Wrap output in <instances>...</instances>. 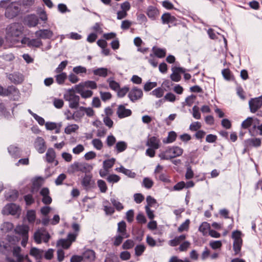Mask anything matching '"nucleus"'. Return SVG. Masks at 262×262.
I'll return each mask as SVG.
<instances>
[{"label":"nucleus","mask_w":262,"mask_h":262,"mask_svg":"<svg viewBox=\"0 0 262 262\" xmlns=\"http://www.w3.org/2000/svg\"><path fill=\"white\" fill-rule=\"evenodd\" d=\"M92 168V166L88 163L75 162L70 166V170L72 173L78 171L86 173L90 171Z\"/></svg>","instance_id":"20e7f679"},{"label":"nucleus","mask_w":262,"mask_h":262,"mask_svg":"<svg viewBox=\"0 0 262 262\" xmlns=\"http://www.w3.org/2000/svg\"><path fill=\"white\" fill-rule=\"evenodd\" d=\"M190 243L187 241H183L179 246L178 248L180 252L186 251L190 246Z\"/></svg>","instance_id":"3c124183"},{"label":"nucleus","mask_w":262,"mask_h":262,"mask_svg":"<svg viewBox=\"0 0 262 262\" xmlns=\"http://www.w3.org/2000/svg\"><path fill=\"white\" fill-rule=\"evenodd\" d=\"M172 74L170 75V78L172 81L179 82L181 79V73H184L185 69L181 67H174L172 68Z\"/></svg>","instance_id":"9b49d317"},{"label":"nucleus","mask_w":262,"mask_h":262,"mask_svg":"<svg viewBox=\"0 0 262 262\" xmlns=\"http://www.w3.org/2000/svg\"><path fill=\"white\" fill-rule=\"evenodd\" d=\"M186 238L185 234L176 236L173 239L168 241V245L171 247H176L180 245Z\"/></svg>","instance_id":"5701e85b"},{"label":"nucleus","mask_w":262,"mask_h":262,"mask_svg":"<svg viewBox=\"0 0 262 262\" xmlns=\"http://www.w3.org/2000/svg\"><path fill=\"white\" fill-rule=\"evenodd\" d=\"M132 114V111L126 108L124 105H119L117 108V114L119 118H124L130 116Z\"/></svg>","instance_id":"dca6fc26"},{"label":"nucleus","mask_w":262,"mask_h":262,"mask_svg":"<svg viewBox=\"0 0 262 262\" xmlns=\"http://www.w3.org/2000/svg\"><path fill=\"white\" fill-rule=\"evenodd\" d=\"M43 251L33 247L30 249V254L35 258L36 259H40L42 257Z\"/></svg>","instance_id":"bb28decb"},{"label":"nucleus","mask_w":262,"mask_h":262,"mask_svg":"<svg viewBox=\"0 0 262 262\" xmlns=\"http://www.w3.org/2000/svg\"><path fill=\"white\" fill-rule=\"evenodd\" d=\"M42 46V42L38 39H30L28 43L29 47L39 48Z\"/></svg>","instance_id":"ea45409f"},{"label":"nucleus","mask_w":262,"mask_h":262,"mask_svg":"<svg viewBox=\"0 0 262 262\" xmlns=\"http://www.w3.org/2000/svg\"><path fill=\"white\" fill-rule=\"evenodd\" d=\"M143 92L141 89L134 86L129 92L128 97L133 102L140 99L143 97Z\"/></svg>","instance_id":"6e6552de"},{"label":"nucleus","mask_w":262,"mask_h":262,"mask_svg":"<svg viewBox=\"0 0 262 262\" xmlns=\"http://www.w3.org/2000/svg\"><path fill=\"white\" fill-rule=\"evenodd\" d=\"M202 127V124L199 122H193L189 126V129L192 132H197Z\"/></svg>","instance_id":"13d9d810"},{"label":"nucleus","mask_w":262,"mask_h":262,"mask_svg":"<svg viewBox=\"0 0 262 262\" xmlns=\"http://www.w3.org/2000/svg\"><path fill=\"white\" fill-rule=\"evenodd\" d=\"M249 105L250 112L252 113H256L262 106V95L250 99Z\"/></svg>","instance_id":"423d86ee"},{"label":"nucleus","mask_w":262,"mask_h":262,"mask_svg":"<svg viewBox=\"0 0 262 262\" xmlns=\"http://www.w3.org/2000/svg\"><path fill=\"white\" fill-rule=\"evenodd\" d=\"M164 93V90L162 88L159 87L153 90L151 94L157 98L162 97Z\"/></svg>","instance_id":"5fc2aeb1"},{"label":"nucleus","mask_w":262,"mask_h":262,"mask_svg":"<svg viewBox=\"0 0 262 262\" xmlns=\"http://www.w3.org/2000/svg\"><path fill=\"white\" fill-rule=\"evenodd\" d=\"M27 219L29 223H33L36 219V213L34 210H29L27 212Z\"/></svg>","instance_id":"e433bc0d"},{"label":"nucleus","mask_w":262,"mask_h":262,"mask_svg":"<svg viewBox=\"0 0 262 262\" xmlns=\"http://www.w3.org/2000/svg\"><path fill=\"white\" fill-rule=\"evenodd\" d=\"M19 209V206L14 203L8 204L5 207V210L12 215L16 214Z\"/></svg>","instance_id":"b1692460"},{"label":"nucleus","mask_w":262,"mask_h":262,"mask_svg":"<svg viewBox=\"0 0 262 262\" xmlns=\"http://www.w3.org/2000/svg\"><path fill=\"white\" fill-rule=\"evenodd\" d=\"M0 58L6 61H12L15 59V56L14 54L11 53H4L0 56Z\"/></svg>","instance_id":"4d7b16f0"},{"label":"nucleus","mask_w":262,"mask_h":262,"mask_svg":"<svg viewBox=\"0 0 262 262\" xmlns=\"http://www.w3.org/2000/svg\"><path fill=\"white\" fill-rule=\"evenodd\" d=\"M183 153V149L178 146H173L168 147L166 149L159 154L161 160H170L181 156Z\"/></svg>","instance_id":"f03ea898"},{"label":"nucleus","mask_w":262,"mask_h":262,"mask_svg":"<svg viewBox=\"0 0 262 262\" xmlns=\"http://www.w3.org/2000/svg\"><path fill=\"white\" fill-rule=\"evenodd\" d=\"M9 154L14 158H18L19 157V150L18 147L11 145L8 148Z\"/></svg>","instance_id":"c9c22d12"},{"label":"nucleus","mask_w":262,"mask_h":262,"mask_svg":"<svg viewBox=\"0 0 262 262\" xmlns=\"http://www.w3.org/2000/svg\"><path fill=\"white\" fill-rule=\"evenodd\" d=\"M157 83L156 82H147L144 85V90L146 92H148L156 87Z\"/></svg>","instance_id":"69168bd1"},{"label":"nucleus","mask_w":262,"mask_h":262,"mask_svg":"<svg viewBox=\"0 0 262 262\" xmlns=\"http://www.w3.org/2000/svg\"><path fill=\"white\" fill-rule=\"evenodd\" d=\"M97 184L101 192L105 193L107 189V187L106 186L105 182L103 180H98Z\"/></svg>","instance_id":"052dcab7"},{"label":"nucleus","mask_w":262,"mask_h":262,"mask_svg":"<svg viewBox=\"0 0 262 262\" xmlns=\"http://www.w3.org/2000/svg\"><path fill=\"white\" fill-rule=\"evenodd\" d=\"M20 10V9L17 4L15 2H11L7 7L5 15L9 19H12L18 15Z\"/></svg>","instance_id":"39448f33"},{"label":"nucleus","mask_w":262,"mask_h":262,"mask_svg":"<svg viewBox=\"0 0 262 262\" xmlns=\"http://www.w3.org/2000/svg\"><path fill=\"white\" fill-rule=\"evenodd\" d=\"M110 200L113 206L118 211H120L124 208L122 204L115 199L111 198Z\"/></svg>","instance_id":"a19ab883"},{"label":"nucleus","mask_w":262,"mask_h":262,"mask_svg":"<svg viewBox=\"0 0 262 262\" xmlns=\"http://www.w3.org/2000/svg\"><path fill=\"white\" fill-rule=\"evenodd\" d=\"M261 144V141L259 138H251L244 141V146L246 148L251 147H259Z\"/></svg>","instance_id":"6ab92c4d"},{"label":"nucleus","mask_w":262,"mask_h":262,"mask_svg":"<svg viewBox=\"0 0 262 262\" xmlns=\"http://www.w3.org/2000/svg\"><path fill=\"white\" fill-rule=\"evenodd\" d=\"M154 55L158 58H163L166 56V50L165 49L156 48L154 47L152 49Z\"/></svg>","instance_id":"7c9ffc66"},{"label":"nucleus","mask_w":262,"mask_h":262,"mask_svg":"<svg viewBox=\"0 0 262 262\" xmlns=\"http://www.w3.org/2000/svg\"><path fill=\"white\" fill-rule=\"evenodd\" d=\"M81 110H83L84 114L85 113L86 116L89 117H93L95 115V112L91 107L81 106Z\"/></svg>","instance_id":"e2e57ef3"},{"label":"nucleus","mask_w":262,"mask_h":262,"mask_svg":"<svg viewBox=\"0 0 262 262\" xmlns=\"http://www.w3.org/2000/svg\"><path fill=\"white\" fill-rule=\"evenodd\" d=\"M21 248L19 247H16L13 248V254L17 258V261H21L24 259V256L20 254Z\"/></svg>","instance_id":"4c0bfd02"},{"label":"nucleus","mask_w":262,"mask_h":262,"mask_svg":"<svg viewBox=\"0 0 262 262\" xmlns=\"http://www.w3.org/2000/svg\"><path fill=\"white\" fill-rule=\"evenodd\" d=\"M120 179V178L117 174H112L109 175L107 178V181L110 183H117L118 182Z\"/></svg>","instance_id":"338daca9"},{"label":"nucleus","mask_w":262,"mask_h":262,"mask_svg":"<svg viewBox=\"0 0 262 262\" xmlns=\"http://www.w3.org/2000/svg\"><path fill=\"white\" fill-rule=\"evenodd\" d=\"M66 100L69 102V107L71 108H76L79 106L80 98L73 93H70L65 96Z\"/></svg>","instance_id":"9d476101"},{"label":"nucleus","mask_w":262,"mask_h":262,"mask_svg":"<svg viewBox=\"0 0 262 262\" xmlns=\"http://www.w3.org/2000/svg\"><path fill=\"white\" fill-rule=\"evenodd\" d=\"M15 232L22 236L28 235L29 227L27 225H18L15 229Z\"/></svg>","instance_id":"393cba45"},{"label":"nucleus","mask_w":262,"mask_h":262,"mask_svg":"<svg viewBox=\"0 0 262 262\" xmlns=\"http://www.w3.org/2000/svg\"><path fill=\"white\" fill-rule=\"evenodd\" d=\"M159 13V10L156 7L152 6L148 7L146 14L150 18L155 19Z\"/></svg>","instance_id":"a878e982"},{"label":"nucleus","mask_w":262,"mask_h":262,"mask_svg":"<svg viewBox=\"0 0 262 262\" xmlns=\"http://www.w3.org/2000/svg\"><path fill=\"white\" fill-rule=\"evenodd\" d=\"M210 228V225L207 222H203L199 227V230L205 235L207 233L208 230Z\"/></svg>","instance_id":"49530a36"},{"label":"nucleus","mask_w":262,"mask_h":262,"mask_svg":"<svg viewBox=\"0 0 262 262\" xmlns=\"http://www.w3.org/2000/svg\"><path fill=\"white\" fill-rule=\"evenodd\" d=\"M24 200L26 202V204L28 206H30L31 204H33L35 202V200L32 194H28L25 195L24 196Z\"/></svg>","instance_id":"680f3d73"},{"label":"nucleus","mask_w":262,"mask_h":262,"mask_svg":"<svg viewBox=\"0 0 262 262\" xmlns=\"http://www.w3.org/2000/svg\"><path fill=\"white\" fill-rule=\"evenodd\" d=\"M84 115L83 110H81V106L79 107V110L75 111L72 115V118H74V120L77 121L78 119H81Z\"/></svg>","instance_id":"8fccbe9b"},{"label":"nucleus","mask_w":262,"mask_h":262,"mask_svg":"<svg viewBox=\"0 0 262 262\" xmlns=\"http://www.w3.org/2000/svg\"><path fill=\"white\" fill-rule=\"evenodd\" d=\"M125 238L124 235L118 234L114 237L113 245L115 246H119L123 242V239Z\"/></svg>","instance_id":"864d4df0"},{"label":"nucleus","mask_w":262,"mask_h":262,"mask_svg":"<svg viewBox=\"0 0 262 262\" xmlns=\"http://www.w3.org/2000/svg\"><path fill=\"white\" fill-rule=\"evenodd\" d=\"M18 196V192L17 190H11L5 194V198L9 201H14Z\"/></svg>","instance_id":"c85d7f7f"},{"label":"nucleus","mask_w":262,"mask_h":262,"mask_svg":"<svg viewBox=\"0 0 262 262\" xmlns=\"http://www.w3.org/2000/svg\"><path fill=\"white\" fill-rule=\"evenodd\" d=\"M259 120L255 117H249L241 124L243 129H249V132L251 136L255 135L256 125L259 124Z\"/></svg>","instance_id":"7ed1b4c3"},{"label":"nucleus","mask_w":262,"mask_h":262,"mask_svg":"<svg viewBox=\"0 0 262 262\" xmlns=\"http://www.w3.org/2000/svg\"><path fill=\"white\" fill-rule=\"evenodd\" d=\"M127 147V144L124 141H119L116 143L115 148L117 152H121L124 151Z\"/></svg>","instance_id":"72a5a7b5"},{"label":"nucleus","mask_w":262,"mask_h":262,"mask_svg":"<svg viewBox=\"0 0 262 262\" xmlns=\"http://www.w3.org/2000/svg\"><path fill=\"white\" fill-rule=\"evenodd\" d=\"M161 20L163 24H173L176 25V18L167 12L164 13L161 16Z\"/></svg>","instance_id":"aec40b11"},{"label":"nucleus","mask_w":262,"mask_h":262,"mask_svg":"<svg viewBox=\"0 0 262 262\" xmlns=\"http://www.w3.org/2000/svg\"><path fill=\"white\" fill-rule=\"evenodd\" d=\"M25 23L29 27L36 26L39 22V19L35 14H29L25 18Z\"/></svg>","instance_id":"4468645a"},{"label":"nucleus","mask_w":262,"mask_h":262,"mask_svg":"<svg viewBox=\"0 0 262 262\" xmlns=\"http://www.w3.org/2000/svg\"><path fill=\"white\" fill-rule=\"evenodd\" d=\"M145 59L148 60V62L154 68H156L158 66V61L157 59L152 54H150L149 56L145 57Z\"/></svg>","instance_id":"a18cd8bd"},{"label":"nucleus","mask_w":262,"mask_h":262,"mask_svg":"<svg viewBox=\"0 0 262 262\" xmlns=\"http://www.w3.org/2000/svg\"><path fill=\"white\" fill-rule=\"evenodd\" d=\"M24 29L21 23H14L10 24L6 28V38L11 42H19V37L23 34Z\"/></svg>","instance_id":"f257e3e1"},{"label":"nucleus","mask_w":262,"mask_h":262,"mask_svg":"<svg viewBox=\"0 0 262 262\" xmlns=\"http://www.w3.org/2000/svg\"><path fill=\"white\" fill-rule=\"evenodd\" d=\"M117 233L118 234L124 235L125 238L129 237V234L127 232L126 224L124 221H122L118 223Z\"/></svg>","instance_id":"4be33fe9"},{"label":"nucleus","mask_w":262,"mask_h":262,"mask_svg":"<svg viewBox=\"0 0 262 262\" xmlns=\"http://www.w3.org/2000/svg\"><path fill=\"white\" fill-rule=\"evenodd\" d=\"M177 137L176 133L174 131H170L168 133L167 138L163 139V142L164 144L171 143L176 141Z\"/></svg>","instance_id":"cd10ccee"},{"label":"nucleus","mask_w":262,"mask_h":262,"mask_svg":"<svg viewBox=\"0 0 262 262\" xmlns=\"http://www.w3.org/2000/svg\"><path fill=\"white\" fill-rule=\"evenodd\" d=\"M192 116L196 119H200L201 117V115L200 112L199 107L196 105H194L192 107Z\"/></svg>","instance_id":"774afa93"},{"label":"nucleus","mask_w":262,"mask_h":262,"mask_svg":"<svg viewBox=\"0 0 262 262\" xmlns=\"http://www.w3.org/2000/svg\"><path fill=\"white\" fill-rule=\"evenodd\" d=\"M56 82L59 84H62L64 83L66 79L67 78V75L66 73L61 72L55 76Z\"/></svg>","instance_id":"473e14b6"},{"label":"nucleus","mask_w":262,"mask_h":262,"mask_svg":"<svg viewBox=\"0 0 262 262\" xmlns=\"http://www.w3.org/2000/svg\"><path fill=\"white\" fill-rule=\"evenodd\" d=\"M146 145L149 147L158 149L160 147L161 141L158 137L152 136L147 139Z\"/></svg>","instance_id":"f3484780"},{"label":"nucleus","mask_w":262,"mask_h":262,"mask_svg":"<svg viewBox=\"0 0 262 262\" xmlns=\"http://www.w3.org/2000/svg\"><path fill=\"white\" fill-rule=\"evenodd\" d=\"M7 77L11 83L16 85L21 84L24 80L23 75L18 72H15L13 73L8 74Z\"/></svg>","instance_id":"1a4fd4ad"},{"label":"nucleus","mask_w":262,"mask_h":262,"mask_svg":"<svg viewBox=\"0 0 262 262\" xmlns=\"http://www.w3.org/2000/svg\"><path fill=\"white\" fill-rule=\"evenodd\" d=\"M94 75L102 77H106L108 75V70L104 68H100L93 70Z\"/></svg>","instance_id":"c756f323"},{"label":"nucleus","mask_w":262,"mask_h":262,"mask_svg":"<svg viewBox=\"0 0 262 262\" xmlns=\"http://www.w3.org/2000/svg\"><path fill=\"white\" fill-rule=\"evenodd\" d=\"M242 242L243 241H234L233 248L235 255L239 253L242 246Z\"/></svg>","instance_id":"37998d69"},{"label":"nucleus","mask_w":262,"mask_h":262,"mask_svg":"<svg viewBox=\"0 0 262 262\" xmlns=\"http://www.w3.org/2000/svg\"><path fill=\"white\" fill-rule=\"evenodd\" d=\"M115 159L112 158L111 159L106 160L103 161V168L106 170H108L112 168L115 163Z\"/></svg>","instance_id":"de8ad7c7"},{"label":"nucleus","mask_w":262,"mask_h":262,"mask_svg":"<svg viewBox=\"0 0 262 262\" xmlns=\"http://www.w3.org/2000/svg\"><path fill=\"white\" fill-rule=\"evenodd\" d=\"M107 82L109 84L110 88L115 91H117L120 88V84L118 82L113 80V78H108Z\"/></svg>","instance_id":"58836bf2"},{"label":"nucleus","mask_w":262,"mask_h":262,"mask_svg":"<svg viewBox=\"0 0 262 262\" xmlns=\"http://www.w3.org/2000/svg\"><path fill=\"white\" fill-rule=\"evenodd\" d=\"M35 35L40 39H50L53 36V32L49 29H40L35 32Z\"/></svg>","instance_id":"ddd939ff"},{"label":"nucleus","mask_w":262,"mask_h":262,"mask_svg":"<svg viewBox=\"0 0 262 262\" xmlns=\"http://www.w3.org/2000/svg\"><path fill=\"white\" fill-rule=\"evenodd\" d=\"M19 94V91L18 89L14 85H10L6 88V96L11 95L18 96Z\"/></svg>","instance_id":"2f4dec72"},{"label":"nucleus","mask_w":262,"mask_h":262,"mask_svg":"<svg viewBox=\"0 0 262 262\" xmlns=\"http://www.w3.org/2000/svg\"><path fill=\"white\" fill-rule=\"evenodd\" d=\"M145 249L146 247L144 245L140 244L137 245L135 248V255L137 256H141L145 250Z\"/></svg>","instance_id":"79ce46f5"},{"label":"nucleus","mask_w":262,"mask_h":262,"mask_svg":"<svg viewBox=\"0 0 262 262\" xmlns=\"http://www.w3.org/2000/svg\"><path fill=\"white\" fill-rule=\"evenodd\" d=\"M190 221L187 219L184 223H183L178 228V231L179 232H182L184 231L188 230L189 226Z\"/></svg>","instance_id":"09e8293b"},{"label":"nucleus","mask_w":262,"mask_h":262,"mask_svg":"<svg viewBox=\"0 0 262 262\" xmlns=\"http://www.w3.org/2000/svg\"><path fill=\"white\" fill-rule=\"evenodd\" d=\"M34 147L40 153H43L47 148L46 142L42 137H38L34 142Z\"/></svg>","instance_id":"f8f14e48"},{"label":"nucleus","mask_w":262,"mask_h":262,"mask_svg":"<svg viewBox=\"0 0 262 262\" xmlns=\"http://www.w3.org/2000/svg\"><path fill=\"white\" fill-rule=\"evenodd\" d=\"M93 146L97 150H101L103 147V143L99 139H94L92 141Z\"/></svg>","instance_id":"603ef678"},{"label":"nucleus","mask_w":262,"mask_h":262,"mask_svg":"<svg viewBox=\"0 0 262 262\" xmlns=\"http://www.w3.org/2000/svg\"><path fill=\"white\" fill-rule=\"evenodd\" d=\"M56 154L55 150L52 148H49L46 154V160L49 163H53L55 162V166L57 165L58 162L55 160Z\"/></svg>","instance_id":"a211bd4d"},{"label":"nucleus","mask_w":262,"mask_h":262,"mask_svg":"<svg viewBox=\"0 0 262 262\" xmlns=\"http://www.w3.org/2000/svg\"><path fill=\"white\" fill-rule=\"evenodd\" d=\"M83 260L87 261H93L95 259L96 253L93 250L87 249L82 254Z\"/></svg>","instance_id":"412c9836"},{"label":"nucleus","mask_w":262,"mask_h":262,"mask_svg":"<svg viewBox=\"0 0 262 262\" xmlns=\"http://www.w3.org/2000/svg\"><path fill=\"white\" fill-rule=\"evenodd\" d=\"M78 129V126L77 124H72L66 127L64 132L67 134H71L72 133L75 132Z\"/></svg>","instance_id":"bf43d9fd"},{"label":"nucleus","mask_w":262,"mask_h":262,"mask_svg":"<svg viewBox=\"0 0 262 262\" xmlns=\"http://www.w3.org/2000/svg\"><path fill=\"white\" fill-rule=\"evenodd\" d=\"M154 181L149 178L146 177L143 180L142 186L146 189H150L154 185Z\"/></svg>","instance_id":"f704fd0d"},{"label":"nucleus","mask_w":262,"mask_h":262,"mask_svg":"<svg viewBox=\"0 0 262 262\" xmlns=\"http://www.w3.org/2000/svg\"><path fill=\"white\" fill-rule=\"evenodd\" d=\"M81 185L86 190L94 188L95 182L92 178V176L85 174L81 180Z\"/></svg>","instance_id":"0eeeda50"},{"label":"nucleus","mask_w":262,"mask_h":262,"mask_svg":"<svg viewBox=\"0 0 262 262\" xmlns=\"http://www.w3.org/2000/svg\"><path fill=\"white\" fill-rule=\"evenodd\" d=\"M116 142V138L113 135L108 136L106 139V143L108 147L113 146Z\"/></svg>","instance_id":"0e129e2a"},{"label":"nucleus","mask_w":262,"mask_h":262,"mask_svg":"<svg viewBox=\"0 0 262 262\" xmlns=\"http://www.w3.org/2000/svg\"><path fill=\"white\" fill-rule=\"evenodd\" d=\"M117 95L119 97H123L127 92L129 93V89L128 86H124L122 88H119L117 91Z\"/></svg>","instance_id":"6e6d98bb"},{"label":"nucleus","mask_w":262,"mask_h":262,"mask_svg":"<svg viewBox=\"0 0 262 262\" xmlns=\"http://www.w3.org/2000/svg\"><path fill=\"white\" fill-rule=\"evenodd\" d=\"M135 243L132 239H127L125 241L122 245V248L124 250L130 249L134 247Z\"/></svg>","instance_id":"c03bdc74"},{"label":"nucleus","mask_w":262,"mask_h":262,"mask_svg":"<svg viewBox=\"0 0 262 262\" xmlns=\"http://www.w3.org/2000/svg\"><path fill=\"white\" fill-rule=\"evenodd\" d=\"M40 194L42 196V202L45 205H49L52 202V199L50 196V190L47 187L42 188L40 191Z\"/></svg>","instance_id":"2eb2a0df"}]
</instances>
